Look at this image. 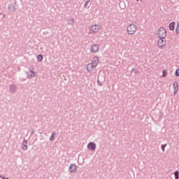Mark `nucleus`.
<instances>
[{
	"instance_id": "nucleus-1",
	"label": "nucleus",
	"mask_w": 179,
	"mask_h": 179,
	"mask_svg": "<svg viewBox=\"0 0 179 179\" xmlns=\"http://www.w3.org/2000/svg\"><path fill=\"white\" fill-rule=\"evenodd\" d=\"M98 65H99V57H94L92 62L91 63H89L87 65V72H92V71H93V69H94V68H96V66H97Z\"/></svg>"
},
{
	"instance_id": "nucleus-13",
	"label": "nucleus",
	"mask_w": 179,
	"mask_h": 179,
	"mask_svg": "<svg viewBox=\"0 0 179 179\" xmlns=\"http://www.w3.org/2000/svg\"><path fill=\"white\" fill-rule=\"evenodd\" d=\"M170 30H174V22H171L169 24Z\"/></svg>"
},
{
	"instance_id": "nucleus-5",
	"label": "nucleus",
	"mask_w": 179,
	"mask_h": 179,
	"mask_svg": "<svg viewBox=\"0 0 179 179\" xmlns=\"http://www.w3.org/2000/svg\"><path fill=\"white\" fill-rule=\"evenodd\" d=\"M100 30V25L94 24L90 27V33H97Z\"/></svg>"
},
{
	"instance_id": "nucleus-2",
	"label": "nucleus",
	"mask_w": 179,
	"mask_h": 179,
	"mask_svg": "<svg viewBox=\"0 0 179 179\" xmlns=\"http://www.w3.org/2000/svg\"><path fill=\"white\" fill-rule=\"evenodd\" d=\"M128 34H135L136 33V25L135 24H131L127 27Z\"/></svg>"
},
{
	"instance_id": "nucleus-21",
	"label": "nucleus",
	"mask_w": 179,
	"mask_h": 179,
	"mask_svg": "<svg viewBox=\"0 0 179 179\" xmlns=\"http://www.w3.org/2000/svg\"><path fill=\"white\" fill-rule=\"evenodd\" d=\"M0 179H5L3 176H0Z\"/></svg>"
},
{
	"instance_id": "nucleus-7",
	"label": "nucleus",
	"mask_w": 179,
	"mask_h": 179,
	"mask_svg": "<svg viewBox=\"0 0 179 179\" xmlns=\"http://www.w3.org/2000/svg\"><path fill=\"white\" fill-rule=\"evenodd\" d=\"M87 148L90 149V150H96V143L92 142L90 143L87 145Z\"/></svg>"
},
{
	"instance_id": "nucleus-12",
	"label": "nucleus",
	"mask_w": 179,
	"mask_h": 179,
	"mask_svg": "<svg viewBox=\"0 0 179 179\" xmlns=\"http://www.w3.org/2000/svg\"><path fill=\"white\" fill-rule=\"evenodd\" d=\"M37 61H38V62H41L43 61V55H38L37 57Z\"/></svg>"
},
{
	"instance_id": "nucleus-14",
	"label": "nucleus",
	"mask_w": 179,
	"mask_h": 179,
	"mask_svg": "<svg viewBox=\"0 0 179 179\" xmlns=\"http://www.w3.org/2000/svg\"><path fill=\"white\" fill-rule=\"evenodd\" d=\"M166 76H167V70H163L162 78H166Z\"/></svg>"
},
{
	"instance_id": "nucleus-10",
	"label": "nucleus",
	"mask_w": 179,
	"mask_h": 179,
	"mask_svg": "<svg viewBox=\"0 0 179 179\" xmlns=\"http://www.w3.org/2000/svg\"><path fill=\"white\" fill-rule=\"evenodd\" d=\"M36 76V73H34L33 71H31V74L28 76V78L29 79H31V78H34Z\"/></svg>"
},
{
	"instance_id": "nucleus-15",
	"label": "nucleus",
	"mask_w": 179,
	"mask_h": 179,
	"mask_svg": "<svg viewBox=\"0 0 179 179\" xmlns=\"http://www.w3.org/2000/svg\"><path fill=\"white\" fill-rule=\"evenodd\" d=\"M174 176H175V179H178L179 178V172L178 171H176L174 173Z\"/></svg>"
},
{
	"instance_id": "nucleus-20",
	"label": "nucleus",
	"mask_w": 179,
	"mask_h": 179,
	"mask_svg": "<svg viewBox=\"0 0 179 179\" xmlns=\"http://www.w3.org/2000/svg\"><path fill=\"white\" fill-rule=\"evenodd\" d=\"M89 1H87L86 2H85V6H87V5H89Z\"/></svg>"
},
{
	"instance_id": "nucleus-22",
	"label": "nucleus",
	"mask_w": 179,
	"mask_h": 179,
	"mask_svg": "<svg viewBox=\"0 0 179 179\" xmlns=\"http://www.w3.org/2000/svg\"><path fill=\"white\" fill-rule=\"evenodd\" d=\"M136 1H139V0H136Z\"/></svg>"
},
{
	"instance_id": "nucleus-17",
	"label": "nucleus",
	"mask_w": 179,
	"mask_h": 179,
	"mask_svg": "<svg viewBox=\"0 0 179 179\" xmlns=\"http://www.w3.org/2000/svg\"><path fill=\"white\" fill-rule=\"evenodd\" d=\"M176 76H179V69H178L175 72Z\"/></svg>"
},
{
	"instance_id": "nucleus-4",
	"label": "nucleus",
	"mask_w": 179,
	"mask_h": 179,
	"mask_svg": "<svg viewBox=\"0 0 179 179\" xmlns=\"http://www.w3.org/2000/svg\"><path fill=\"white\" fill-rule=\"evenodd\" d=\"M167 36V32L166 31V29L164 28H159L158 30V37L159 38H165V37Z\"/></svg>"
},
{
	"instance_id": "nucleus-18",
	"label": "nucleus",
	"mask_w": 179,
	"mask_h": 179,
	"mask_svg": "<svg viewBox=\"0 0 179 179\" xmlns=\"http://www.w3.org/2000/svg\"><path fill=\"white\" fill-rule=\"evenodd\" d=\"M166 146H167V144L162 145V152H164V148H166Z\"/></svg>"
},
{
	"instance_id": "nucleus-16",
	"label": "nucleus",
	"mask_w": 179,
	"mask_h": 179,
	"mask_svg": "<svg viewBox=\"0 0 179 179\" xmlns=\"http://www.w3.org/2000/svg\"><path fill=\"white\" fill-rule=\"evenodd\" d=\"M176 34H179V23H178L176 29Z\"/></svg>"
},
{
	"instance_id": "nucleus-11",
	"label": "nucleus",
	"mask_w": 179,
	"mask_h": 179,
	"mask_svg": "<svg viewBox=\"0 0 179 179\" xmlns=\"http://www.w3.org/2000/svg\"><path fill=\"white\" fill-rule=\"evenodd\" d=\"M22 149L24 150H27V141H24L23 143V146H22Z\"/></svg>"
},
{
	"instance_id": "nucleus-9",
	"label": "nucleus",
	"mask_w": 179,
	"mask_h": 179,
	"mask_svg": "<svg viewBox=\"0 0 179 179\" xmlns=\"http://www.w3.org/2000/svg\"><path fill=\"white\" fill-rule=\"evenodd\" d=\"M77 167L76 164H71L69 167V172L70 173H75L77 170Z\"/></svg>"
},
{
	"instance_id": "nucleus-6",
	"label": "nucleus",
	"mask_w": 179,
	"mask_h": 179,
	"mask_svg": "<svg viewBox=\"0 0 179 179\" xmlns=\"http://www.w3.org/2000/svg\"><path fill=\"white\" fill-rule=\"evenodd\" d=\"M158 45L160 47V48H163V47L166 45V41L160 38V39L158 41Z\"/></svg>"
},
{
	"instance_id": "nucleus-19",
	"label": "nucleus",
	"mask_w": 179,
	"mask_h": 179,
	"mask_svg": "<svg viewBox=\"0 0 179 179\" xmlns=\"http://www.w3.org/2000/svg\"><path fill=\"white\" fill-rule=\"evenodd\" d=\"M55 137H54V134H52L50 137V141H54Z\"/></svg>"
},
{
	"instance_id": "nucleus-8",
	"label": "nucleus",
	"mask_w": 179,
	"mask_h": 179,
	"mask_svg": "<svg viewBox=\"0 0 179 179\" xmlns=\"http://www.w3.org/2000/svg\"><path fill=\"white\" fill-rule=\"evenodd\" d=\"M174 94H177V92H178V83L175 81L173 84Z\"/></svg>"
},
{
	"instance_id": "nucleus-3",
	"label": "nucleus",
	"mask_w": 179,
	"mask_h": 179,
	"mask_svg": "<svg viewBox=\"0 0 179 179\" xmlns=\"http://www.w3.org/2000/svg\"><path fill=\"white\" fill-rule=\"evenodd\" d=\"M99 51H100V46L97 43L93 44L90 47V52H92V54H96V52H99Z\"/></svg>"
}]
</instances>
